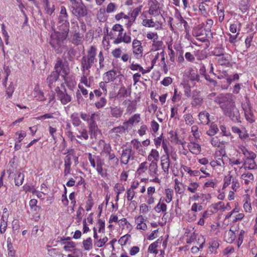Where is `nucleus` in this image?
I'll use <instances>...</instances> for the list:
<instances>
[{
    "label": "nucleus",
    "instance_id": "1",
    "mask_svg": "<svg viewBox=\"0 0 257 257\" xmlns=\"http://www.w3.org/2000/svg\"><path fill=\"white\" fill-rule=\"evenodd\" d=\"M96 55V48L91 46L87 51V55L83 56L81 60L82 72L90 71L94 62Z\"/></svg>",
    "mask_w": 257,
    "mask_h": 257
},
{
    "label": "nucleus",
    "instance_id": "2",
    "mask_svg": "<svg viewBox=\"0 0 257 257\" xmlns=\"http://www.w3.org/2000/svg\"><path fill=\"white\" fill-rule=\"evenodd\" d=\"M215 101L219 105L223 112L235 104L233 95L229 93L219 94L215 98Z\"/></svg>",
    "mask_w": 257,
    "mask_h": 257
},
{
    "label": "nucleus",
    "instance_id": "3",
    "mask_svg": "<svg viewBox=\"0 0 257 257\" xmlns=\"http://www.w3.org/2000/svg\"><path fill=\"white\" fill-rule=\"evenodd\" d=\"M60 35L53 33L51 35L50 44L57 54H61L65 49L64 41Z\"/></svg>",
    "mask_w": 257,
    "mask_h": 257
},
{
    "label": "nucleus",
    "instance_id": "4",
    "mask_svg": "<svg viewBox=\"0 0 257 257\" xmlns=\"http://www.w3.org/2000/svg\"><path fill=\"white\" fill-rule=\"evenodd\" d=\"M71 2L70 10L73 15L78 18L85 17L87 14V9L85 5L79 0H72Z\"/></svg>",
    "mask_w": 257,
    "mask_h": 257
},
{
    "label": "nucleus",
    "instance_id": "5",
    "mask_svg": "<svg viewBox=\"0 0 257 257\" xmlns=\"http://www.w3.org/2000/svg\"><path fill=\"white\" fill-rule=\"evenodd\" d=\"M60 85L64 90H61L59 86H57L55 89L56 97L57 99L61 103L65 105L71 101L72 97L71 95L67 92L66 89L63 83L60 84Z\"/></svg>",
    "mask_w": 257,
    "mask_h": 257
},
{
    "label": "nucleus",
    "instance_id": "6",
    "mask_svg": "<svg viewBox=\"0 0 257 257\" xmlns=\"http://www.w3.org/2000/svg\"><path fill=\"white\" fill-rule=\"evenodd\" d=\"M224 114L228 116L233 121L240 122V116L239 110L236 107L235 104L223 112Z\"/></svg>",
    "mask_w": 257,
    "mask_h": 257
},
{
    "label": "nucleus",
    "instance_id": "7",
    "mask_svg": "<svg viewBox=\"0 0 257 257\" xmlns=\"http://www.w3.org/2000/svg\"><path fill=\"white\" fill-rule=\"evenodd\" d=\"M61 71L64 75L63 77L68 75L70 72L68 64L63 63L62 59L59 58L57 59L53 72H57L58 74L60 76Z\"/></svg>",
    "mask_w": 257,
    "mask_h": 257
},
{
    "label": "nucleus",
    "instance_id": "8",
    "mask_svg": "<svg viewBox=\"0 0 257 257\" xmlns=\"http://www.w3.org/2000/svg\"><path fill=\"white\" fill-rule=\"evenodd\" d=\"M134 154L135 152H133L132 147L123 149L120 157L121 163L124 165L127 164L130 160L134 159Z\"/></svg>",
    "mask_w": 257,
    "mask_h": 257
},
{
    "label": "nucleus",
    "instance_id": "9",
    "mask_svg": "<svg viewBox=\"0 0 257 257\" xmlns=\"http://www.w3.org/2000/svg\"><path fill=\"white\" fill-rule=\"evenodd\" d=\"M59 75L58 74V73L54 72L53 71L48 76L46 80L47 83L51 90L53 88L55 89L57 86H59V85L61 83H59Z\"/></svg>",
    "mask_w": 257,
    "mask_h": 257
},
{
    "label": "nucleus",
    "instance_id": "10",
    "mask_svg": "<svg viewBox=\"0 0 257 257\" xmlns=\"http://www.w3.org/2000/svg\"><path fill=\"white\" fill-rule=\"evenodd\" d=\"M133 52L135 56L137 58H140L143 55V47L140 41L135 39L132 43Z\"/></svg>",
    "mask_w": 257,
    "mask_h": 257
},
{
    "label": "nucleus",
    "instance_id": "11",
    "mask_svg": "<svg viewBox=\"0 0 257 257\" xmlns=\"http://www.w3.org/2000/svg\"><path fill=\"white\" fill-rule=\"evenodd\" d=\"M58 27V31L54 33L60 35L63 39H66L69 31V23L59 24Z\"/></svg>",
    "mask_w": 257,
    "mask_h": 257
},
{
    "label": "nucleus",
    "instance_id": "12",
    "mask_svg": "<svg viewBox=\"0 0 257 257\" xmlns=\"http://www.w3.org/2000/svg\"><path fill=\"white\" fill-rule=\"evenodd\" d=\"M149 5L150 6L149 13L150 15H159L161 14L160 5L157 0H150Z\"/></svg>",
    "mask_w": 257,
    "mask_h": 257
},
{
    "label": "nucleus",
    "instance_id": "13",
    "mask_svg": "<svg viewBox=\"0 0 257 257\" xmlns=\"http://www.w3.org/2000/svg\"><path fill=\"white\" fill-rule=\"evenodd\" d=\"M89 132L91 138H96L98 135L100 134V131L98 129L95 119L88 123Z\"/></svg>",
    "mask_w": 257,
    "mask_h": 257
},
{
    "label": "nucleus",
    "instance_id": "14",
    "mask_svg": "<svg viewBox=\"0 0 257 257\" xmlns=\"http://www.w3.org/2000/svg\"><path fill=\"white\" fill-rule=\"evenodd\" d=\"M215 56L216 57L215 58V60L219 65L226 66L229 65L230 62L227 55H225L223 52H221L220 54H215Z\"/></svg>",
    "mask_w": 257,
    "mask_h": 257
},
{
    "label": "nucleus",
    "instance_id": "15",
    "mask_svg": "<svg viewBox=\"0 0 257 257\" xmlns=\"http://www.w3.org/2000/svg\"><path fill=\"white\" fill-rule=\"evenodd\" d=\"M232 131L235 134L238 135L240 139L246 140L249 139V135L245 128L240 129L237 126H232L231 128Z\"/></svg>",
    "mask_w": 257,
    "mask_h": 257
},
{
    "label": "nucleus",
    "instance_id": "16",
    "mask_svg": "<svg viewBox=\"0 0 257 257\" xmlns=\"http://www.w3.org/2000/svg\"><path fill=\"white\" fill-rule=\"evenodd\" d=\"M99 114L96 112L92 113L91 114L85 112H80V116L82 120L87 121V123L91 122L92 120L95 119L96 117H98Z\"/></svg>",
    "mask_w": 257,
    "mask_h": 257
},
{
    "label": "nucleus",
    "instance_id": "17",
    "mask_svg": "<svg viewBox=\"0 0 257 257\" xmlns=\"http://www.w3.org/2000/svg\"><path fill=\"white\" fill-rule=\"evenodd\" d=\"M103 165V160H102L99 156H96V165L95 168L98 173L102 177H104L106 175V171H104L102 168Z\"/></svg>",
    "mask_w": 257,
    "mask_h": 257
},
{
    "label": "nucleus",
    "instance_id": "18",
    "mask_svg": "<svg viewBox=\"0 0 257 257\" xmlns=\"http://www.w3.org/2000/svg\"><path fill=\"white\" fill-rule=\"evenodd\" d=\"M116 78V71L111 70L104 74L103 79L106 83L113 81Z\"/></svg>",
    "mask_w": 257,
    "mask_h": 257
},
{
    "label": "nucleus",
    "instance_id": "19",
    "mask_svg": "<svg viewBox=\"0 0 257 257\" xmlns=\"http://www.w3.org/2000/svg\"><path fill=\"white\" fill-rule=\"evenodd\" d=\"M143 24L144 26L147 27H155L156 30H161L162 29L161 24L157 22L155 23L152 19H145L143 21Z\"/></svg>",
    "mask_w": 257,
    "mask_h": 257
},
{
    "label": "nucleus",
    "instance_id": "20",
    "mask_svg": "<svg viewBox=\"0 0 257 257\" xmlns=\"http://www.w3.org/2000/svg\"><path fill=\"white\" fill-rule=\"evenodd\" d=\"M170 161L168 154L163 155L161 157V165L162 169L165 172H168L170 167Z\"/></svg>",
    "mask_w": 257,
    "mask_h": 257
},
{
    "label": "nucleus",
    "instance_id": "21",
    "mask_svg": "<svg viewBox=\"0 0 257 257\" xmlns=\"http://www.w3.org/2000/svg\"><path fill=\"white\" fill-rule=\"evenodd\" d=\"M188 148L189 151L193 154L197 155L201 152V147L197 143L190 142L188 145Z\"/></svg>",
    "mask_w": 257,
    "mask_h": 257
},
{
    "label": "nucleus",
    "instance_id": "22",
    "mask_svg": "<svg viewBox=\"0 0 257 257\" xmlns=\"http://www.w3.org/2000/svg\"><path fill=\"white\" fill-rule=\"evenodd\" d=\"M224 237L227 242L231 243L235 239L236 234L233 231L230 229L225 232Z\"/></svg>",
    "mask_w": 257,
    "mask_h": 257
},
{
    "label": "nucleus",
    "instance_id": "23",
    "mask_svg": "<svg viewBox=\"0 0 257 257\" xmlns=\"http://www.w3.org/2000/svg\"><path fill=\"white\" fill-rule=\"evenodd\" d=\"M209 113L206 111H202L199 113L198 115L200 123L202 124H208L209 121Z\"/></svg>",
    "mask_w": 257,
    "mask_h": 257
},
{
    "label": "nucleus",
    "instance_id": "24",
    "mask_svg": "<svg viewBox=\"0 0 257 257\" xmlns=\"http://www.w3.org/2000/svg\"><path fill=\"white\" fill-rule=\"evenodd\" d=\"M207 2H210V1L205 0L204 2L201 3L199 6V10L201 11L202 15L204 17H207L208 16L207 11L209 10V6L206 3Z\"/></svg>",
    "mask_w": 257,
    "mask_h": 257
},
{
    "label": "nucleus",
    "instance_id": "25",
    "mask_svg": "<svg viewBox=\"0 0 257 257\" xmlns=\"http://www.w3.org/2000/svg\"><path fill=\"white\" fill-rule=\"evenodd\" d=\"M246 119L250 123L254 121V115L249 107L243 108Z\"/></svg>",
    "mask_w": 257,
    "mask_h": 257
},
{
    "label": "nucleus",
    "instance_id": "26",
    "mask_svg": "<svg viewBox=\"0 0 257 257\" xmlns=\"http://www.w3.org/2000/svg\"><path fill=\"white\" fill-rule=\"evenodd\" d=\"M24 174L20 172H17L15 174V183L16 186H19L22 185L24 180Z\"/></svg>",
    "mask_w": 257,
    "mask_h": 257
},
{
    "label": "nucleus",
    "instance_id": "27",
    "mask_svg": "<svg viewBox=\"0 0 257 257\" xmlns=\"http://www.w3.org/2000/svg\"><path fill=\"white\" fill-rule=\"evenodd\" d=\"M152 51H158L162 50H164V48L165 47L164 46V44L163 41H153V44L152 46Z\"/></svg>",
    "mask_w": 257,
    "mask_h": 257
},
{
    "label": "nucleus",
    "instance_id": "28",
    "mask_svg": "<svg viewBox=\"0 0 257 257\" xmlns=\"http://www.w3.org/2000/svg\"><path fill=\"white\" fill-rule=\"evenodd\" d=\"M199 93V92H197V94H193L192 96L193 100L191 103L192 106L196 107L197 106H200L202 104L203 102V99L200 96Z\"/></svg>",
    "mask_w": 257,
    "mask_h": 257
},
{
    "label": "nucleus",
    "instance_id": "29",
    "mask_svg": "<svg viewBox=\"0 0 257 257\" xmlns=\"http://www.w3.org/2000/svg\"><path fill=\"white\" fill-rule=\"evenodd\" d=\"M140 121V115L139 114H135L130 117L128 120L123 122L124 126L127 125L128 124L133 125L135 122H139Z\"/></svg>",
    "mask_w": 257,
    "mask_h": 257
},
{
    "label": "nucleus",
    "instance_id": "30",
    "mask_svg": "<svg viewBox=\"0 0 257 257\" xmlns=\"http://www.w3.org/2000/svg\"><path fill=\"white\" fill-rule=\"evenodd\" d=\"M157 171L158 166L157 162L154 161H152L149 167V172L150 175L152 176H155L157 174Z\"/></svg>",
    "mask_w": 257,
    "mask_h": 257
},
{
    "label": "nucleus",
    "instance_id": "31",
    "mask_svg": "<svg viewBox=\"0 0 257 257\" xmlns=\"http://www.w3.org/2000/svg\"><path fill=\"white\" fill-rule=\"evenodd\" d=\"M164 198H161L159 202L155 207V210L157 212L161 211L165 212L167 210V205L163 202Z\"/></svg>",
    "mask_w": 257,
    "mask_h": 257
},
{
    "label": "nucleus",
    "instance_id": "32",
    "mask_svg": "<svg viewBox=\"0 0 257 257\" xmlns=\"http://www.w3.org/2000/svg\"><path fill=\"white\" fill-rule=\"evenodd\" d=\"M131 144L133 145V147L138 151L139 154H143L145 152L141 143L138 140L134 139L131 141Z\"/></svg>",
    "mask_w": 257,
    "mask_h": 257
},
{
    "label": "nucleus",
    "instance_id": "33",
    "mask_svg": "<svg viewBox=\"0 0 257 257\" xmlns=\"http://www.w3.org/2000/svg\"><path fill=\"white\" fill-rule=\"evenodd\" d=\"M131 91L127 90L124 86H122L117 93V97L118 98L125 97L128 95H131Z\"/></svg>",
    "mask_w": 257,
    "mask_h": 257
},
{
    "label": "nucleus",
    "instance_id": "34",
    "mask_svg": "<svg viewBox=\"0 0 257 257\" xmlns=\"http://www.w3.org/2000/svg\"><path fill=\"white\" fill-rule=\"evenodd\" d=\"M123 111L120 108L117 107H111L110 113L112 116L115 118L120 117L122 114Z\"/></svg>",
    "mask_w": 257,
    "mask_h": 257
},
{
    "label": "nucleus",
    "instance_id": "35",
    "mask_svg": "<svg viewBox=\"0 0 257 257\" xmlns=\"http://www.w3.org/2000/svg\"><path fill=\"white\" fill-rule=\"evenodd\" d=\"M107 103V99L105 97H101L99 98V99L96 101L94 105L97 109H100L104 107Z\"/></svg>",
    "mask_w": 257,
    "mask_h": 257
},
{
    "label": "nucleus",
    "instance_id": "36",
    "mask_svg": "<svg viewBox=\"0 0 257 257\" xmlns=\"http://www.w3.org/2000/svg\"><path fill=\"white\" fill-rule=\"evenodd\" d=\"M175 190L176 192L179 194L183 193L185 189V187L183 186V184L180 183L177 179H175Z\"/></svg>",
    "mask_w": 257,
    "mask_h": 257
},
{
    "label": "nucleus",
    "instance_id": "37",
    "mask_svg": "<svg viewBox=\"0 0 257 257\" xmlns=\"http://www.w3.org/2000/svg\"><path fill=\"white\" fill-rule=\"evenodd\" d=\"M90 71L82 72V75L81 77L80 82L83 83L86 87H90L91 83L87 79V76L89 74Z\"/></svg>",
    "mask_w": 257,
    "mask_h": 257
},
{
    "label": "nucleus",
    "instance_id": "38",
    "mask_svg": "<svg viewBox=\"0 0 257 257\" xmlns=\"http://www.w3.org/2000/svg\"><path fill=\"white\" fill-rule=\"evenodd\" d=\"M65 84H66L68 88L70 90L73 91V89L76 86V82L72 80V79H69L68 77L64 76L63 77Z\"/></svg>",
    "mask_w": 257,
    "mask_h": 257
},
{
    "label": "nucleus",
    "instance_id": "39",
    "mask_svg": "<svg viewBox=\"0 0 257 257\" xmlns=\"http://www.w3.org/2000/svg\"><path fill=\"white\" fill-rule=\"evenodd\" d=\"M204 25V24H202L201 25H199L194 28L193 30V35L195 37H198L203 35V30L202 28Z\"/></svg>",
    "mask_w": 257,
    "mask_h": 257
},
{
    "label": "nucleus",
    "instance_id": "40",
    "mask_svg": "<svg viewBox=\"0 0 257 257\" xmlns=\"http://www.w3.org/2000/svg\"><path fill=\"white\" fill-rule=\"evenodd\" d=\"M199 185L196 182H190L189 183L187 190L192 193H195L198 190Z\"/></svg>",
    "mask_w": 257,
    "mask_h": 257
},
{
    "label": "nucleus",
    "instance_id": "41",
    "mask_svg": "<svg viewBox=\"0 0 257 257\" xmlns=\"http://www.w3.org/2000/svg\"><path fill=\"white\" fill-rule=\"evenodd\" d=\"M148 169V163L144 162L140 164L139 168L137 171V173L139 176L142 175Z\"/></svg>",
    "mask_w": 257,
    "mask_h": 257
},
{
    "label": "nucleus",
    "instance_id": "42",
    "mask_svg": "<svg viewBox=\"0 0 257 257\" xmlns=\"http://www.w3.org/2000/svg\"><path fill=\"white\" fill-rule=\"evenodd\" d=\"M176 18L178 20L180 23L183 24L185 30L186 32L189 31V26L187 22L183 19L180 14H177L175 15Z\"/></svg>",
    "mask_w": 257,
    "mask_h": 257
},
{
    "label": "nucleus",
    "instance_id": "43",
    "mask_svg": "<svg viewBox=\"0 0 257 257\" xmlns=\"http://www.w3.org/2000/svg\"><path fill=\"white\" fill-rule=\"evenodd\" d=\"M84 250H89L92 248V240L90 237L84 240L82 242Z\"/></svg>",
    "mask_w": 257,
    "mask_h": 257
},
{
    "label": "nucleus",
    "instance_id": "44",
    "mask_svg": "<svg viewBox=\"0 0 257 257\" xmlns=\"http://www.w3.org/2000/svg\"><path fill=\"white\" fill-rule=\"evenodd\" d=\"M5 88H6V92L8 95V98H10L12 97L13 93L15 90L14 83L13 82H10L9 85L8 86H6V87H5Z\"/></svg>",
    "mask_w": 257,
    "mask_h": 257
},
{
    "label": "nucleus",
    "instance_id": "45",
    "mask_svg": "<svg viewBox=\"0 0 257 257\" xmlns=\"http://www.w3.org/2000/svg\"><path fill=\"white\" fill-rule=\"evenodd\" d=\"M244 165L245 170L247 169L249 170L255 169L257 168V165L254 160H246Z\"/></svg>",
    "mask_w": 257,
    "mask_h": 257
},
{
    "label": "nucleus",
    "instance_id": "46",
    "mask_svg": "<svg viewBox=\"0 0 257 257\" xmlns=\"http://www.w3.org/2000/svg\"><path fill=\"white\" fill-rule=\"evenodd\" d=\"M82 37L83 35L79 33H75L72 37V43L76 45L80 44Z\"/></svg>",
    "mask_w": 257,
    "mask_h": 257
},
{
    "label": "nucleus",
    "instance_id": "47",
    "mask_svg": "<svg viewBox=\"0 0 257 257\" xmlns=\"http://www.w3.org/2000/svg\"><path fill=\"white\" fill-rule=\"evenodd\" d=\"M70 117L72 120V124L74 126H78L81 123V121L80 120L77 113L72 114Z\"/></svg>",
    "mask_w": 257,
    "mask_h": 257
},
{
    "label": "nucleus",
    "instance_id": "48",
    "mask_svg": "<svg viewBox=\"0 0 257 257\" xmlns=\"http://www.w3.org/2000/svg\"><path fill=\"white\" fill-rule=\"evenodd\" d=\"M159 243H161V240H160L159 239H157V241L151 244L149 246V251L150 252L155 253L156 254L158 253V251L156 248L158 247V244Z\"/></svg>",
    "mask_w": 257,
    "mask_h": 257
},
{
    "label": "nucleus",
    "instance_id": "49",
    "mask_svg": "<svg viewBox=\"0 0 257 257\" xmlns=\"http://www.w3.org/2000/svg\"><path fill=\"white\" fill-rule=\"evenodd\" d=\"M77 138L80 139H83L87 140L88 139V134L87 131L85 128H81L78 131V134L76 135Z\"/></svg>",
    "mask_w": 257,
    "mask_h": 257
},
{
    "label": "nucleus",
    "instance_id": "50",
    "mask_svg": "<svg viewBox=\"0 0 257 257\" xmlns=\"http://www.w3.org/2000/svg\"><path fill=\"white\" fill-rule=\"evenodd\" d=\"M249 196L246 195L245 198V202L243 204V208L246 212H250L252 209L251 204L249 202Z\"/></svg>",
    "mask_w": 257,
    "mask_h": 257
},
{
    "label": "nucleus",
    "instance_id": "51",
    "mask_svg": "<svg viewBox=\"0 0 257 257\" xmlns=\"http://www.w3.org/2000/svg\"><path fill=\"white\" fill-rule=\"evenodd\" d=\"M159 158V154L158 151L156 150L153 149L151 153L148 156V160L152 161V158L154 159V161L156 162L158 160Z\"/></svg>",
    "mask_w": 257,
    "mask_h": 257
},
{
    "label": "nucleus",
    "instance_id": "52",
    "mask_svg": "<svg viewBox=\"0 0 257 257\" xmlns=\"http://www.w3.org/2000/svg\"><path fill=\"white\" fill-rule=\"evenodd\" d=\"M165 194L166 198H164V201L167 203H170L172 200V196L173 194V190L169 188L165 189Z\"/></svg>",
    "mask_w": 257,
    "mask_h": 257
},
{
    "label": "nucleus",
    "instance_id": "53",
    "mask_svg": "<svg viewBox=\"0 0 257 257\" xmlns=\"http://www.w3.org/2000/svg\"><path fill=\"white\" fill-rule=\"evenodd\" d=\"M126 129L127 128H125L124 126H119L113 128L110 132L112 133L122 134L125 133Z\"/></svg>",
    "mask_w": 257,
    "mask_h": 257
},
{
    "label": "nucleus",
    "instance_id": "54",
    "mask_svg": "<svg viewBox=\"0 0 257 257\" xmlns=\"http://www.w3.org/2000/svg\"><path fill=\"white\" fill-rule=\"evenodd\" d=\"M218 131L217 126L215 124L211 125L209 130L207 132V134L209 136H213Z\"/></svg>",
    "mask_w": 257,
    "mask_h": 257
},
{
    "label": "nucleus",
    "instance_id": "55",
    "mask_svg": "<svg viewBox=\"0 0 257 257\" xmlns=\"http://www.w3.org/2000/svg\"><path fill=\"white\" fill-rule=\"evenodd\" d=\"M108 238L106 236L104 237L103 238H100L97 241L94 242V245L98 247L103 246L105 243L107 241Z\"/></svg>",
    "mask_w": 257,
    "mask_h": 257
},
{
    "label": "nucleus",
    "instance_id": "56",
    "mask_svg": "<svg viewBox=\"0 0 257 257\" xmlns=\"http://www.w3.org/2000/svg\"><path fill=\"white\" fill-rule=\"evenodd\" d=\"M93 200L91 197V194H90L88 197L87 201H86V210L87 211H90L93 205Z\"/></svg>",
    "mask_w": 257,
    "mask_h": 257
},
{
    "label": "nucleus",
    "instance_id": "57",
    "mask_svg": "<svg viewBox=\"0 0 257 257\" xmlns=\"http://www.w3.org/2000/svg\"><path fill=\"white\" fill-rule=\"evenodd\" d=\"M185 122L188 125H191L194 123V119L192 115L189 113L186 114L184 116Z\"/></svg>",
    "mask_w": 257,
    "mask_h": 257
},
{
    "label": "nucleus",
    "instance_id": "58",
    "mask_svg": "<svg viewBox=\"0 0 257 257\" xmlns=\"http://www.w3.org/2000/svg\"><path fill=\"white\" fill-rule=\"evenodd\" d=\"M181 98V93L180 92H178L177 89H174V93L173 96L172 98V100L173 102H176L179 101Z\"/></svg>",
    "mask_w": 257,
    "mask_h": 257
},
{
    "label": "nucleus",
    "instance_id": "59",
    "mask_svg": "<svg viewBox=\"0 0 257 257\" xmlns=\"http://www.w3.org/2000/svg\"><path fill=\"white\" fill-rule=\"evenodd\" d=\"M37 200L35 199H32L30 201L29 205L32 210L36 211L40 209V207L37 206Z\"/></svg>",
    "mask_w": 257,
    "mask_h": 257
},
{
    "label": "nucleus",
    "instance_id": "60",
    "mask_svg": "<svg viewBox=\"0 0 257 257\" xmlns=\"http://www.w3.org/2000/svg\"><path fill=\"white\" fill-rule=\"evenodd\" d=\"M114 189L116 194L119 195L121 192L124 191V187L122 184L116 183L114 186Z\"/></svg>",
    "mask_w": 257,
    "mask_h": 257
},
{
    "label": "nucleus",
    "instance_id": "61",
    "mask_svg": "<svg viewBox=\"0 0 257 257\" xmlns=\"http://www.w3.org/2000/svg\"><path fill=\"white\" fill-rule=\"evenodd\" d=\"M219 243L217 240H212L210 243V248L211 252H213L219 247Z\"/></svg>",
    "mask_w": 257,
    "mask_h": 257
},
{
    "label": "nucleus",
    "instance_id": "62",
    "mask_svg": "<svg viewBox=\"0 0 257 257\" xmlns=\"http://www.w3.org/2000/svg\"><path fill=\"white\" fill-rule=\"evenodd\" d=\"M142 6H140L138 8H136L135 9L131 14V16L132 18H133L134 20L137 17V16L139 15V13L141 12L142 10Z\"/></svg>",
    "mask_w": 257,
    "mask_h": 257
},
{
    "label": "nucleus",
    "instance_id": "63",
    "mask_svg": "<svg viewBox=\"0 0 257 257\" xmlns=\"http://www.w3.org/2000/svg\"><path fill=\"white\" fill-rule=\"evenodd\" d=\"M135 194H136V193L135 192V191H134L133 190H131L130 189H128L126 191V198H127V201H132L135 196Z\"/></svg>",
    "mask_w": 257,
    "mask_h": 257
},
{
    "label": "nucleus",
    "instance_id": "64",
    "mask_svg": "<svg viewBox=\"0 0 257 257\" xmlns=\"http://www.w3.org/2000/svg\"><path fill=\"white\" fill-rule=\"evenodd\" d=\"M130 237H131V235L127 234L121 236L118 240V243L122 246L125 245Z\"/></svg>",
    "mask_w": 257,
    "mask_h": 257
}]
</instances>
